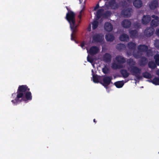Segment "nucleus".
Instances as JSON below:
<instances>
[{
    "label": "nucleus",
    "instance_id": "nucleus-1",
    "mask_svg": "<svg viewBox=\"0 0 159 159\" xmlns=\"http://www.w3.org/2000/svg\"><path fill=\"white\" fill-rule=\"evenodd\" d=\"M30 89L26 85H20L18 87L17 92L12 94L13 98L16 95L14 99L11 102L14 105H17L18 103L23 101L27 103L28 101L32 99V97L31 92L30 91Z\"/></svg>",
    "mask_w": 159,
    "mask_h": 159
},
{
    "label": "nucleus",
    "instance_id": "nucleus-2",
    "mask_svg": "<svg viewBox=\"0 0 159 159\" xmlns=\"http://www.w3.org/2000/svg\"><path fill=\"white\" fill-rule=\"evenodd\" d=\"M126 62L129 67L127 68V69L133 75H134L137 79L139 80L142 78V76L140 75L142 71L141 69L138 67L134 66L136 62L134 60L130 58L127 59Z\"/></svg>",
    "mask_w": 159,
    "mask_h": 159
},
{
    "label": "nucleus",
    "instance_id": "nucleus-3",
    "mask_svg": "<svg viewBox=\"0 0 159 159\" xmlns=\"http://www.w3.org/2000/svg\"><path fill=\"white\" fill-rule=\"evenodd\" d=\"M66 19L68 21L70 25L74 24L75 23V14L72 11H68L66 14Z\"/></svg>",
    "mask_w": 159,
    "mask_h": 159
},
{
    "label": "nucleus",
    "instance_id": "nucleus-4",
    "mask_svg": "<svg viewBox=\"0 0 159 159\" xmlns=\"http://www.w3.org/2000/svg\"><path fill=\"white\" fill-rule=\"evenodd\" d=\"M78 26L75 23L74 24H70V27L72 31L71 34V40L76 41L75 38L76 33L78 31L77 29Z\"/></svg>",
    "mask_w": 159,
    "mask_h": 159
},
{
    "label": "nucleus",
    "instance_id": "nucleus-5",
    "mask_svg": "<svg viewBox=\"0 0 159 159\" xmlns=\"http://www.w3.org/2000/svg\"><path fill=\"white\" fill-rule=\"evenodd\" d=\"M103 77V83L102 84L105 87L107 88L111 83H112L111 80L112 77L111 76H107L106 75H104Z\"/></svg>",
    "mask_w": 159,
    "mask_h": 159
},
{
    "label": "nucleus",
    "instance_id": "nucleus-6",
    "mask_svg": "<svg viewBox=\"0 0 159 159\" xmlns=\"http://www.w3.org/2000/svg\"><path fill=\"white\" fill-rule=\"evenodd\" d=\"M104 39V36L101 34H96L93 36V40L94 42H102Z\"/></svg>",
    "mask_w": 159,
    "mask_h": 159
},
{
    "label": "nucleus",
    "instance_id": "nucleus-7",
    "mask_svg": "<svg viewBox=\"0 0 159 159\" xmlns=\"http://www.w3.org/2000/svg\"><path fill=\"white\" fill-rule=\"evenodd\" d=\"M132 9L130 8H127L126 9L123 10L121 12V15L125 17H129L131 16Z\"/></svg>",
    "mask_w": 159,
    "mask_h": 159
},
{
    "label": "nucleus",
    "instance_id": "nucleus-8",
    "mask_svg": "<svg viewBox=\"0 0 159 159\" xmlns=\"http://www.w3.org/2000/svg\"><path fill=\"white\" fill-rule=\"evenodd\" d=\"M108 4V6L113 9H117L119 7V4L116 2L115 0H111Z\"/></svg>",
    "mask_w": 159,
    "mask_h": 159
},
{
    "label": "nucleus",
    "instance_id": "nucleus-9",
    "mask_svg": "<svg viewBox=\"0 0 159 159\" xmlns=\"http://www.w3.org/2000/svg\"><path fill=\"white\" fill-rule=\"evenodd\" d=\"M154 30L153 28L151 27H147L145 30L144 32V34L147 37H149L151 36L154 33Z\"/></svg>",
    "mask_w": 159,
    "mask_h": 159
},
{
    "label": "nucleus",
    "instance_id": "nucleus-10",
    "mask_svg": "<svg viewBox=\"0 0 159 159\" xmlns=\"http://www.w3.org/2000/svg\"><path fill=\"white\" fill-rule=\"evenodd\" d=\"M99 52V49L96 46H92L89 49L88 52L91 55H95Z\"/></svg>",
    "mask_w": 159,
    "mask_h": 159
},
{
    "label": "nucleus",
    "instance_id": "nucleus-11",
    "mask_svg": "<svg viewBox=\"0 0 159 159\" xmlns=\"http://www.w3.org/2000/svg\"><path fill=\"white\" fill-rule=\"evenodd\" d=\"M121 25L124 28L128 29L130 27L131 23L129 20L127 19H125L122 21Z\"/></svg>",
    "mask_w": 159,
    "mask_h": 159
},
{
    "label": "nucleus",
    "instance_id": "nucleus-12",
    "mask_svg": "<svg viewBox=\"0 0 159 159\" xmlns=\"http://www.w3.org/2000/svg\"><path fill=\"white\" fill-rule=\"evenodd\" d=\"M151 17L149 15H144L142 19L141 22L143 25H147L151 21Z\"/></svg>",
    "mask_w": 159,
    "mask_h": 159
},
{
    "label": "nucleus",
    "instance_id": "nucleus-13",
    "mask_svg": "<svg viewBox=\"0 0 159 159\" xmlns=\"http://www.w3.org/2000/svg\"><path fill=\"white\" fill-rule=\"evenodd\" d=\"M104 28L106 31L110 32L112 30L113 26L110 23L106 22L104 25Z\"/></svg>",
    "mask_w": 159,
    "mask_h": 159
},
{
    "label": "nucleus",
    "instance_id": "nucleus-14",
    "mask_svg": "<svg viewBox=\"0 0 159 159\" xmlns=\"http://www.w3.org/2000/svg\"><path fill=\"white\" fill-rule=\"evenodd\" d=\"M137 48L139 52H145L148 50V46L145 45L140 44L138 46Z\"/></svg>",
    "mask_w": 159,
    "mask_h": 159
},
{
    "label": "nucleus",
    "instance_id": "nucleus-15",
    "mask_svg": "<svg viewBox=\"0 0 159 159\" xmlns=\"http://www.w3.org/2000/svg\"><path fill=\"white\" fill-rule=\"evenodd\" d=\"M148 62V59L144 56L142 57L139 61V64L141 66H144L147 65Z\"/></svg>",
    "mask_w": 159,
    "mask_h": 159
},
{
    "label": "nucleus",
    "instance_id": "nucleus-16",
    "mask_svg": "<svg viewBox=\"0 0 159 159\" xmlns=\"http://www.w3.org/2000/svg\"><path fill=\"white\" fill-rule=\"evenodd\" d=\"M116 60L117 62L119 64H123L125 63L126 62V59L123 57L118 55L116 57Z\"/></svg>",
    "mask_w": 159,
    "mask_h": 159
},
{
    "label": "nucleus",
    "instance_id": "nucleus-17",
    "mask_svg": "<svg viewBox=\"0 0 159 159\" xmlns=\"http://www.w3.org/2000/svg\"><path fill=\"white\" fill-rule=\"evenodd\" d=\"M158 5V2L157 0H154L152 1L149 4V7L151 9L154 10Z\"/></svg>",
    "mask_w": 159,
    "mask_h": 159
},
{
    "label": "nucleus",
    "instance_id": "nucleus-18",
    "mask_svg": "<svg viewBox=\"0 0 159 159\" xmlns=\"http://www.w3.org/2000/svg\"><path fill=\"white\" fill-rule=\"evenodd\" d=\"M129 32L131 38H135L138 36V32L137 30H131L129 29Z\"/></svg>",
    "mask_w": 159,
    "mask_h": 159
},
{
    "label": "nucleus",
    "instance_id": "nucleus-19",
    "mask_svg": "<svg viewBox=\"0 0 159 159\" xmlns=\"http://www.w3.org/2000/svg\"><path fill=\"white\" fill-rule=\"evenodd\" d=\"M112 57L111 54L108 53H105L103 56V60L106 62H110L111 61Z\"/></svg>",
    "mask_w": 159,
    "mask_h": 159
},
{
    "label": "nucleus",
    "instance_id": "nucleus-20",
    "mask_svg": "<svg viewBox=\"0 0 159 159\" xmlns=\"http://www.w3.org/2000/svg\"><path fill=\"white\" fill-rule=\"evenodd\" d=\"M134 6L137 8H139L143 5V2L141 0H134L133 2Z\"/></svg>",
    "mask_w": 159,
    "mask_h": 159
},
{
    "label": "nucleus",
    "instance_id": "nucleus-21",
    "mask_svg": "<svg viewBox=\"0 0 159 159\" xmlns=\"http://www.w3.org/2000/svg\"><path fill=\"white\" fill-rule=\"evenodd\" d=\"M119 39L121 41L128 42L129 40V37L127 34L123 33L120 35Z\"/></svg>",
    "mask_w": 159,
    "mask_h": 159
},
{
    "label": "nucleus",
    "instance_id": "nucleus-22",
    "mask_svg": "<svg viewBox=\"0 0 159 159\" xmlns=\"http://www.w3.org/2000/svg\"><path fill=\"white\" fill-rule=\"evenodd\" d=\"M105 39L107 41L110 42H112L115 39L114 35L112 34H106Z\"/></svg>",
    "mask_w": 159,
    "mask_h": 159
},
{
    "label": "nucleus",
    "instance_id": "nucleus-23",
    "mask_svg": "<svg viewBox=\"0 0 159 159\" xmlns=\"http://www.w3.org/2000/svg\"><path fill=\"white\" fill-rule=\"evenodd\" d=\"M120 73L122 77L125 78L128 77L129 75V73L125 69H123L121 70Z\"/></svg>",
    "mask_w": 159,
    "mask_h": 159
},
{
    "label": "nucleus",
    "instance_id": "nucleus-24",
    "mask_svg": "<svg viewBox=\"0 0 159 159\" xmlns=\"http://www.w3.org/2000/svg\"><path fill=\"white\" fill-rule=\"evenodd\" d=\"M124 84V81H117L114 83L115 85L118 88H122Z\"/></svg>",
    "mask_w": 159,
    "mask_h": 159
},
{
    "label": "nucleus",
    "instance_id": "nucleus-25",
    "mask_svg": "<svg viewBox=\"0 0 159 159\" xmlns=\"http://www.w3.org/2000/svg\"><path fill=\"white\" fill-rule=\"evenodd\" d=\"M151 26L153 28L157 26L159 24V20H152L151 23Z\"/></svg>",
    "mask_w": 159,
    "mask_h": 159
},
{
    "label": "nucleus",
    "instance_id": "nucleus-26",
    "mask_svg": "<svg viewBox=\"0 0 159 159\" xmlns=\"http://www.w3.org/2000/svg\"><path fill=\"white\" fill-rule=\"evenodd\" d=\"M127 46L129 49H134L136 47V44L135 43L130 42L128 43Z\"/></svg>",
    "mask_w": 159,
    "mask_h": 159
},
{
    "label": "nucleus",
    "instance_id": "nucleus-27",
    "mask_svg": "<svg viewBox=\"0 0 159 159\" xmlns=\"http://www.w3.org/2000/svg\"><path fill=\"white\" fill-rule=\"evenodd\" d=\"M148 81L155 85H159V78L158 77H155L152 80H148Z\"/></svg>",
    "mask_w": 159,
    "mask_h": 159
},
{
    "label": "nucleus",
    "instance_id": "nucleus-28",
    "mask_svg": "<svg viewBox=\"0 0 159 159\" xmlns=\"http://www.w3.org/2000/svg\"><path fill=\"white\" fill-rule=\"evenodd\" d=\"M126 48L125 45L122 43L117 44L116 45V48L119 51L124 50Z\"/></svg>",
    "mask_w": 159,
    "mask_h": 159
},
{
    "label": "nucleus",
    "instance_id": "nucleus-29",
    "mask_svg": "<svg viewBox=\"0 0 159 159\" xmlns=\"http://www.w3.org/2000/svg\"><path fill=\"white\" fill-rule=\"evenodd\" d=\"M156 64L153 61H150L148 63V66L149 68L152 69L155 68L156 67Z\"/></svg>",
    "mask_w": 159,
    "mask_h": 159
},
{
    "label": "nucleus",
    "instance_id": "nucleus-30",
    "mask_svg": "<svg viewBox=\"0 0 159 159\" xmlns=\"http://www.w3.org/2000/svg\"><path fill=\"white\" fill-rule=\"evenodd\" d=\"M143 77L146 79H150L152 78V75L149 72H145L142 73Z\"/></svg>",
    "mask_w": 159,
    "mask_h": 159
},
{
    "label": "nucleus",
    "instance_id": "nucleus-31",
    "mask_svg": "<svg viewBox=\"0 0 159 159\" xmlns=\"http://www.w3.org/2000/svg\"><path fill=\"white\" fill-rule=\"evenodd\" d=\"M133 55L134 57L136 59L140 58L142 57V54L140 53L139 51L137 52L133 53Z\"/></svg>",
    "mask_w": 159,
    "mask_h": 159
},
{
    "label": "nucleus",
    "instance_id": "nucleus-32",
    "mask_svg": "<svg viewBox=\"0 0 159 159\" xmlns=\"http://www.w3.org/2000/svg\"><path fill=\"white\" fill-rule=\"evenodd\" d=\"M92 29L93 30L96 29L98 27V22L97 21H94L92 23Z\"/></svg>",
    "mask_w": 159,
    "mask_h": 159
},
{
    "label": "nucleus",
    "instance_id": "nucleus-33",
    "mask_svg": "<svg viewBox=\"0 0 159 159\" xmlns=\"http://www.w3.org/2000/svg\"><path fill=\"white\" fill-rule=\"evenodd\" d=\"M103 11V10L102 9H99L97 11L96 13V15L97 17L99 18H100L102 15V11Z\"/></svg>",
    "mask_w": 159,
    "mask_h": 159
},
{
    "label": "nucleus",
    "instance_id": "nucleus-34",
    "mask_svg": "<svg viewBox=\"0 0 159 159\" xmlns=\"http://www.w3.org/2000/svg\"><path fill=\"white\" fill-rule=\"evenodd\" d=\"M154 58L155 59V62L156 64L159 66V54H157L154 57Z\"/></svg>",
    "mask_w": 159,
    "mask_h": 159
},
{
    "label": "nucleus",
    "instance_id": "nucleus-35",
    "mask_svg": "<svg viewBox=\"0 0 159 159\" xmlns=\"http://www.w3.org/2000/svg\"><path fill=\"white\" fill-rule=\"evenodd\" d=\"M134 28L136 29H139L141 28V24L138 22H136L133 24Z\"/></svg>",
    "mask_w": 159,
    "mask_h": 159
},
{
    "label": "nucleus",
    "instance_id": "nucleus-36",
    "mask_svg": "<svg viewBox=\"0 0 159 159\" xmlns=\"http://www.w3.org/2000/svg\"><path fill=\"white\" fill-rule=\"evenodd\" d=\"M109 71V69L106 65H105L104 67L102 69V71L105 74L108 73Z\"/></svg>",
    "mask_w": 159,
    "mask_h": 159
},
{
    "label": "nucleus",
    "instance_id": "nucleus-37",
    "mask_svg": "<svg viewBox=\"0 0 159 159\" xmlns=\"http://www.w3.org/2000/svg\"><path fill=\"white\" fill-rule=\"evenodd\" d=\"M93 81L95 83H98L99 82L98 78L97 75H93Z\"/></svg>",
    "mask_w": 159,
    "mask_h": 159
},
{
    "label": "nucleus",
    "instance_id": "nucleus-38",
    "mask_svg": "<svg viewBox=\"0 0 159 159\" xmlns=\"http://www.w3.org/2000/svg\"><path fill=\"white\" fill-rule=\"evenodd\" d=\"M87 61L90 62V63H92L93 61V59L91 57H89V56L87 57Z\"/></svg>",
    "mask_w": 159,
    "mask_h": 159
},
{
    "label": "nucleus",
    "instance_id": "nucleus-39",
    "mask_svg": "<svg viewBox=\"0 0 159 159\" xmlns=\"http://www.w3.org/2000/svg\"><path fill=\"white\" fill-rule=\"evenodd\" d=\"M155 47L158 48H159V40H157L155 41L154 43Z\"/></svg>",
    "mask_w": 159,
    "mask_h": 159
},
{
    "label": "nucleus",
    "instance_id": "nucleus-40",
    "mask_svg": "<svg viewBox=\"0 0 159 159\" xmlns=\"http://www.w3.org/2000/svg\"><path fill=\"white\" fill-rule=\"evenodd\" d=\"M146 52L147 56L149 57L152 56V53L151 50H148Z\"/></svg>",
    "mask_w": 159,
    "mask_h": 159
},
{
    "label": "nucleus",
    "instance_id": "nucleus-41",
    "mask_svg": "<svg viewBox=\"0 0 159 159\" xmlns=\"http://www.w3.org/2000/svg\"><path fill=\"white\" fill-rule=\"evenodd\" d=\"M152 17L153 18H154L155 19L154 20H159V17L155 15H152Z\"/></svg>",
    "mask_w": 159,
    "mask_h": 159
},
{
    "label": "nucleus",
    "instance_id": "nucleus-42",
    "mask_svg": "<svg viewBox=\"0 0 159 159\" xmlns=\"http://www.w3.org/2000/svg\"><path fill=\"white\" fill-rule=\"evenodd\" d=\"M156 34L157 36H159V29H156Z\"/></svg>",
    "mask_w": 159,
    "mask_h": 159
},
{
    "label": "nucleus",
    "instance_id": "nucleus-43",
    "mask_svg": "<svg viewBox=\"0 0 159 159\" xmlns=\"http://www.w3.org/2000/svg\"><path fill=\"white\" fill-rule=\"evenodd\" d=\"M99 7V5L98 4H97L96 6L95 7H94V11H96V10Z\"/></svg>",
    "mask_w": 159,
    "mask_h": 159
},
{
    "label": "nucleus",
    "instance_id": "nucleus-44",
    "mask_svg": "<svg viewBox=\"0 0 159 159\" xmlns=\"http://www.w3.org/2000/svg\"><path fill=\"white\" fill-rule=\"evenodd\" d=\"M82 11H83V10H81L80 11V14L78 16V17L80 18V19H81V15H82L81 13H82Z\"/></svg>",
    "mask_w": 159,
    "mask_h": 159
},
{
    "label": "nucleus",
    "instance_id": "nucleus-45",
    "mask_svg": "<svg viewBox=\"0 0 159 159\" xmlns=\"http://www.w3.org/2000/svg\"><path fill=\"white\" fill-rule=\"evenodd\" d=\"M84 45L85 44L84 43H82L80 44V46L82 48H83L84 47Z\"/></svg>",
    "mask_w": 159,
    "mask_h": 159
},
{
    "label": "nucleus",
    "instance_id": "nucleus-46",
    "mask_svg": "<svg viewBox=\"0 0 159 159\" xmlns=\"http://www.w3.org/2000/svg\"><path fill=\"white\" fill-rule=\"evenodd\" d=\"M156 74L157 75L159 76V69L156 70Z\"/></svg>",
    "mask_w": 159,
    "mask_h": 159
},
{
    "label": "nucleus",
    "instance_id": "nucleus-47",
    "mask_svg": "<svg viewBox=\"0 0 159 159\" xmlns=\"http://www.w3.org/2000/svg\"><path fill=\"white\" fill-rule=\"evenodd\" d=\"M110 13V12L109 11H107L106 12V14H109Z\"/></svg>",
    "mask_w": 159,
    "mask_h": 159
},
{
    "label": "nucleus",
    "instance_id": "nucleus-48",
    "mask_svg": "<svg viewBox=\"0 0 159 159\" xmlns=\"http://www.w3.org/2000/svg\"><path fill=\"white\" fill-rule=\"evenodd\" d=\"M80 1V3H81L83 2V0H79Z\"/></svg>",
    "mask_w": 159,
    "mask_h": 159
},
{
    "label": "nucleus",
    "instance_id": "nucleus-49",
    "mask_svg": "<svg viewBox=\"0 0 159 159\" xmlns=\"http://www.w3.org/2000/svg\"><path fill=\"white\" fill-rule=\"evenodd\" d=\"M93 121L94 122H95V123H96V122H97V121L95 119H94L93 120Z\"/></svg>",
    "mask_w": 159,
    "mask_h": 159
}]
</instances>
